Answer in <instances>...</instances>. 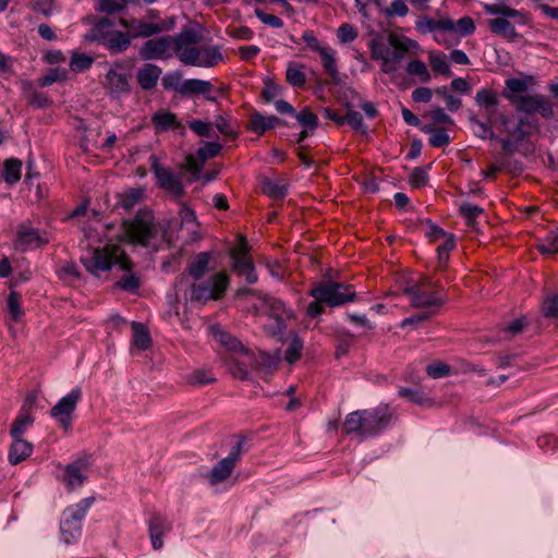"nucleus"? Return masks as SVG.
Returning <instances> with one entry per match:
<instances>
[{
	"mask_svg": "<svg viewBox=\"0 0 558 558\" xmlns=\"http://www.w3.org/2000/svg\"><path fill=\"white\" fill-rule=\"evenodd\" d=\"M143 197V191L141 189H131L122 193L119 197V205L124 209H131Z\"/></svg>",
	"mask_w": 558,
	"mask_h": 558,
	"instance_id": "nucleus-53",
	"label": "nucleus"
},
{
	"mask_svg": "<svg viewBox=\"0 0 558 558\" xmlns=\"http://www.w3.org/2000/svg\"><path fill=\"white\" fill-rule=\"evenodd\" d=\"M398 420V412L388 403H380L372 409L356 410L349 413L343 422L345 435H353L360 440L376 437L392 427Z\"/></svg>",
	"mask_w": 558,
	"mask_h": 558,
	"instance_id": "nucleus-1",
	"label": "nucleus"
},
{
	"mask_svg": "<svg viewBox=\"0 0 558 558\" xmlns=\"http://www.w3.org/2000/svg\"><path fill=\"white\" fill-rule=\"evenodd\" d=\"M308 295L331 308L344 306L357 299L353 284L333 280L318 282L308 291Z\"/></svg>",
	"mask_w": 558,
	"mask_h": 558,
	"instance_id": "nucleus-4",
	"label": "nucleus"
},
{
	"mask_svg": "<svg viewBox=\"0 0 558 558\" xmlns=\"http://www.w3.org/2000/svg\"><path fill=\"white\" fill-rule=\"evenodd\" d=\"M210 329L216 341H218L226 350L233 354L248 356V349L245 348L236 337L225 330L219 325H214Z\"/></svg>",
	"mask_w": 558,
	"mask_h": 558,
	"instance_id": "nucleus-19",
	"label": "nucleus"
},
{
	"mask_svg": "<svg viewBox=\"0 0 558 558\" xmlns=\"http://www.w3.org/2000/svg\"><path fill=\"white\" fill-rule=\"evenodd\" d=\"M527 90V83L518 77H511L506 81V88L502 96L507 99V95L511 97H523L522 93Z\"/></svg>",
	"mask_w": 558,
	"mask_h": 558,
	"instance_id": "nucleus-48",
	"label": "nucleus"
},
{
	"mask_svg": "<svg viewBox=\"0 0 558 558\" xmlns=\"http://www.w3.org/2000/svg\"><path fill=\"white\" fill-rule=\"evenodd\" d=\"M94 61V58L86 53L74 52L70 60V69L75 73H82L87 71Z\"/></svg>",
	"mask_w": 558,
	"mask_h": 558,
	"instance_id": "nucleus-49",
	"label": "nucleus"
},
{
	"mask_svg": "<svg viewBox=\"0 0 558 558\" xmlns=\"http://www.w3.org/2000/svg\"><path fill=\"white\" fill-rule=\"evenodd\" d=\"M409 13V8L403 0H395L388 8L384 10L387 17L400 16L404 17Z\"/></svg>",
	"mask_w": 558,
	"mask_h": 558,
	"instance_id": "nucleus-61",
	"label": "nucleus"
},
{
	"mask_svg": "<svg viewBox=\"0 0 558 558\" xmlns=\"http://www.w3.org/2000/svg\"><path fill=\"white\" fill-rule=\"evenodd\" d=\"M251 131L257 135H263L268 130L275 129L277 125H283L284 123L276 116H264L258 111L252 113L251 119Z\"/></svg>",
	"mask_w": 558,
	"mask_h": 558,
	"instance_id": "nucleus-28",
	"label": "nucleus"
},
{
	"mask_svg": "<svg viewBox=\"0 0 558 558\" xmlns=\"http://www.w3.org/2000/svg\"><path fill=\"white\" fill-rule=\"evenodd\" d=\"M175 45V36H162L146 40L138 53L143 60H163L172 56Z\"/></svg>",
	"mask_w": 558,
	"mask_h": 558,
	"instance_id": "nucleus-13",
	"label": "nucleus"
},
{
	"mask_svg": "<svg viewBox=\"0 0 558 558\" xmlns=\"http://www.w3.org/2000/svg\"><path fill=\"white\" fill-rule=\"evenodd\" d=\"M86 480V463L83 460H76L65 465L63 483L69 492L82 487Z\"/></svg>",
	"mask_w": 558,
	"mask_h": 558,
	"instance_id": "nucleus-18",
	"label": "nucleus"
},
{
	"mask_svg": "<svg viewBox=\"0 0 558 558\" xmlns=\"http://www.w3.org/2000/svg\"><path fill=\"white\" fill-rule=\"evenodd\" d=\"M415 28L423 35L433 33L434 40L439 45H445L446 47L453 45V43L442 34L445 29L451 28V24L446 23V17L434 20L427 15H424L415 22Z\"/></svg>",
	"mask_w": 558,
	"mask_h": 558,
	"instance_id": "nucleus-16",
	"label": "nucleus"
},
{
	"mask_svg": "<svg viewBox=\"0 0 558 558\" xmlns=\"http://www.w3.org/2000/svg\"><path fill=\"white\" fill-rule=\"evenodd\" d=\"M537 250L543 255H551L558 253V231L551 232L544 239L539 240Z\"/></svg>",
	"mask_w": 558,
	"mask_h": 558,
	"instance_id": "nucleus-52",
	"label": "nucleus"
},
{
	"mask_svg": "<svg viewBox=\"0 0 558 558\" xmlns=\"http://www.w3.org/2000/svg\"><path fill=\"white\" fill-rule=\"evenodd\" d=\"M471 122L474 126V134L482 140H497V135L494 133L489 123L483 122L476 118H472Z\"/></svg>",
	"mask_w": 558,
	"mask_h": 558,
	"instance_id": "nucleus-56",
	"label": "nucleus"
},
{
	"mask_svg": "<svg viewBox=\"0 0 558 558\" xmlns=\"http://www.w3.org/2000/svg\"><path fill=\"white\" fill-rule=\"evenodd\" d=\"M319 56L325 72L330 76L335 84H340L341 78L337 66L335 49L328 46L325 50L320 51Z\"/></svg>",
	"mask_w": 558,
	"mask_h": 558,
	"instance_id": "nucleus-32",
	"label": "nucleus"
},
{
	"mask_svg": "<svg viewBox=\"0 0 558 558\" xmlns=\"http://www.w3.org/2000/svg\"><path fill=\"white\" fill-rule=\"evenodd\" d=\"M398 396L418 405H425L429 402V399L424 392L413 388L401 387L398 390Z\"/></svg>",
	"mask_w": 558,
	"mask_h": 558,
	"instance_id": "nucleus-55",
	"label": "nucleus"
},
{
	"mask_svg": "<svg viewBox=\"0 0 558 558\" xmlns=\"http://www.w3.org/2000/svg\"><path fill=\"white\" fill-rule=\"evenodd\" d=\"M537 129L538 121L534 117H520L514 128H511L508 134L514 138L515 142L521 143L527 136L529 132L525 129Z\"/></svg>",
	"mask_w": 558,
	"mask_h": 558,
	"instance_id": "nucleus-34",
	"label": "nucleus"
},
{
	"mask_svg": "<svg viewBox=\"0 0 558 558\" xmlns=\"http://www.w3.org/2000/svg\"><path fill=\"white\" fill-rule=\"evenodd\" d=\"M263 191L271 198L282 199L288 194V186L277 180H266L263 184Z\"/></svg>",
	"mask_w": 558,
	"mask_h": 558,
	"instance_id": "nucleus-44",
	"label": "nucleus"
},
{
	"mask_svg": "<svg viewBox=\"0 0 558 558\" xmlns=\"http://www.w3.org/2000/svg\"><path fill=\"white\" fill-rule=\"evenodd\" d=\"M151 123L156 132H167L169 130L179 131L181 135L185 133L184 125L178 120L173 112L168 110H158L151 116Z\"/></svg>",
	"mask_w": 558,
	"mask_h": 558,
	"instance_id": "nucleus-21",
	"label": "nucleus"
},
{
	"mask_svg": "<svg viewBox=\"0 0 558 558\" xmlns=\"http://www.w3.org/2000/svg\"><path fill=\"white\" fill-rule=\"evenodd\" d=\"M47 241L41 238L39 231L31 226L21 225L16 232V246L21 250H34L40 247Z\"/></svg>",
	"mask_w": 558,
	"mask_h": 558,
	"instance_id": "nucleus-22",
	"label": "nucleus"
},
{
	"mask_svg": "<svg viewBox=\"0 0 558 558\" xmlns=\"http://www.w3.org/2000/svg\"><path fill=\"white\" fill-rule=\"evenodd\" d=\"M429 63L433 69L438 74L441 75H451L449 61L444 53L430 52L429 53Z\"/></svg>",
	"mask_w": 558,
	"mask_h": 558,
	"instance_id": "nucleus-51",
	"label": "nucleus"
},
{
	"mask_svg": "<svg viewBox=\"0 0 558 558\" xmlns=\"http://www.w3.org/2000/svg\"><path fill=\"white\" fill-rule=\"evenodd\" d=\"M421 131L425 134H429L428 143L432 147L440 148L445 147L450 143V136L446 129L444 128H434L433 125H423L421 126Z\"/></svg>",
	"mask_w": 558,
	"mask_h": 558,
	"instance_id": "nucleus-36",
	"label": "nucleus"
},
{
	"mask_svg": "<svg viewBox=\"0 0 558 558\" xmlns=\"http://www.w3.org/2000/svg\"><path fill=\"white\" fill-rule=\"evenodd\" d=\"M66 78L65 70H60L59 68H52L48 71L47 74L39 77L38 83L40 86L46 87L50 86L56 82H61Z\"/></svg>",
	"mask_w": 558,
	"mask_h": 558,
	"instance_id": "nucleus-58",
	"label": "nucleus"
},
{
	"mask_svg": "<svg viewBox=\"0 0 558 558\" xmlns=\"http://www.w3.org/2000/svg\"><path fill=\"white\" fill-rule=\"evenodd\" d=\"M31 408V403L22 405L10 428V436L12 438H23L25 432L33 425L35 417L32 414Z\"/></svg>",
	"mask_w": 558,
	"mask_h": 558,
	"instance_id": "nucleus-26",
	"label": "nucleus"
},
{
	"mask_svg": "<svg viewBox=\"0 0 558 558\" xmlns=\"http://www.w3.org/2000/svg\"><path fill=\"white\" fill-rule=\"evenodd\" d=\"M243 360L231 355L228 361V368L232 376L240 380L248 379L250 369L252 367V363L254 361V355L248 350V356L241 355Z\"/></svg>",
	"mask_w": 558,
	"mask_h": 558,
	"instance_id": "nucleus-27",
	"label": "nucleus"
},
{
	"mask_svg": "<svg viewBox=\"0 0 558 558\" xmlns=\"http://www.w3.org/2000/svg\"><path fill=\"white\" fill-rule=\"evenodd\" d=\"M211 259L210 252H201L196 254L194 259L187 266V274L194 279H202L208 270Z\"/></svg>",
	"mask_w": 558,
	"mask_h": 558,
	"instance_id": "nucleus-31",
	"label": "nucleus"
},
{
	"mask_svg": "<svg viewBox=\"0 0 558 558\" xmlns=\"http://www.w3.org/2000/svg\"><path fill=\"white\" fill-rule=\"evenodd\" d=\"M254 14L262 23L272 28H281L283 26V21L280 17L266 13L260 8H255Z\"/></svg>",
	"mask_w": 558,
	"mask_h": 558,
	"instance_id": "nucleus-60",
	"label": "nucleus"
},
{
	"mask_svg": "<svg viewBox=\"0 0 558 558\" xmlns=\"http://www.w3.org/2000/svg\"><path fill=\"white\" fill-rule=\"evenodd\" d=\"M446 23H450L451 28L445 29V32L459 35L460 37H468L475 32L474 21L470 16H462L457 22L446 17Z\"/></svg>",
	"mask_w": 558,
	"mask_h": 558,
	"instance_id": "nucleus-35",
	"label": "nucleus"
},
{
	"mask_svg": "<svg viewBox=\"0 0 558 558\" xmlns=\"http://www.w3.org/2000/svg\"><path fill=\"white\" fill-rule=\"evenodd\" d=\"M407 72L410 75L418 76L423 83L430 81V74L426 64L421 60H412L407 65Z\"/></svg>",
	"mask_w": 558,
	"mask_h": 558,
	"instance_id": "nucleus-54",
	"label": "nucleus"
},
{
	"mask_svg": "<svg viewBox=\"0 0 558 558\" xmlns=\"http://www.w3.org/2000/svg\"><path fill=\"white\" fill-rule=\"evenodd\" d=\"M150 159L151 172L157 180V185L177 199L183 197L185 190L181 175L174 173L170 168L161 166L156 157Z\"/></svg>",
	"mask_w": 558,
	"mask_h": 558,
	"instance_id": "nucleus-11",
	"label": "nucleus"
},
{
	"mask_svg": "<svg viewBox=\"0 0 558 558\" xmlns=\"http://www.w3.org/2000/svg\"><path fill=\"white\" fill-rule=\"evenodd\" d=\"M221 150V145L216 142H207L204 146L199 147L197 150V156L202 160H207L209 158L216 157Z\"/></svg>",
	"mask_w": 558,
	"mask_h": 558,
	"instance_id": "nucleus-63",
	"label": "nucleus"
},
{
	"mask_svg": "<svg viewBox=\"0 0 558 558\" xmlns=\"http://www.w3.org/2000/svg\"><path fill=\"white\" fill-rule=\"evenodd\" d=\"M302 65H296L295 63H290L286 71V80L287 82L293 86L301 88L306 83V75L302 71Z\"/></svg>",
	"mask_w": 558,
	"mask_h": 558,
	"instance_id": "nucleus-43",
	"label": "nucleus"
},
{
	"mask_svg": "<svg viewBox=\"0 0 558 558\" xmlns=\"http://www.w3.org/2000/svg\"><path fill=\"white\" fill-rule=\"evenodd\" d=\"M229 284V276L226 272H217L207 281L191 286V300L203 303L209 300H219L223 296Z\"/></svg>",
	"mask_w": 558,
	"mask_h": 558,
	"instance_id": "nucleus-8",
	"label": "nucleus"
},
{
	"mask_svg": "<svg viewBox=\"0 0 558 558\" xmlns=\"http://www.w3.org/2000/svg\"><path fill=\"white\" fill-rule=\"evenodd\" d=\"M302 350H303V341L298 336H294L293 339L291 340L289 347L286 350V354H284L286 361L290 364L296 362L301 356Z\"/></svg>",
	"mask_w": 558,
	"mask_h": 558,
	"instance_id": "nucleus-57",
	"label": "nucleus"
},
{
	"mask_svg": "<svg viewBox=\"0 0 558 558\" xmlns=\"http://www.w3.org/2000/svg\"><path fill=\"white\" fill-rule=\"evenodd\" d=\"M124 231L128 239L135 244L148 246L158 235V227L154 214L148 208L140 209L131 220L124 221Z\"/></svg>",
	"mask_w": 558,
	"mask_h": 558,
	"instance_id": "nucleus-6",
	"label": "nucleus"
},
{
	"mask_svg": "<svg viewBox=\"0 0 558 558\" xmlns=\"http://www.w3.org/2000/svg\"><path fill=\"white\" fill-rule=\"evenodd\" d=\"M211 90L213 84L209 81L187 78L183 81L181 95L184 97L192 95H207Z\"/></svg>",
	"mask_w": 558,
	"mask_h": 558,
	"instance_id": "nucleus-33",
	"label": "nucleus"
},
{
	"mask_svg": "<svg viewBox=\"0 0 558 558\" xmlns=\"http://www.w3.org/2000/svg\"><path fill=\"white\" fill-rule=\"evenodd\" d=\"M345 123L356 132L366 133L367 128L363 123V117L359 111L349 110L345 116Z\"/></svg>",
	"mask_w": 558,
	"mask_h": 558,
	"instance_id": "nucleus-62",
	"label": "nucleus"
},
{
	"mask_svg": "<svg viewBox=\"0 0 558 558\" xmlns=\"http://www.w3.org/2000/svg\"><path fill=\"white\" fill-rule=\"evenodd\" d=\"M483 9L489 15L497 17L488 20L489 29L504 38L515 39L519 34L514 25L508 20H513L519 25H526L531 21L530 13L523 10H517L508 5L506 0H498L495 3H484Z\"/></svg>",
	"mask_w": 558,
	"mask_h": 558,
	"instance_id": "nucleus-3",
	"label": "nucleus"
},
{
	"mask_svg": "<svg viewBox=\"0 0 558 558\" xmlns=\"http://www.w3.org/2000/svg\"><path fill=\"white\" fill-rule=\"evenodd\" d=\"M542 311L545 317L555 318L558 316V295L554 294L546 298L543 302Z\"/></svg>",
	"mask_w": 558,
	"mask_h": 558,
	"instance_id": "nucleus-64",
	"label": "nucleus"
},
{
	"mask_svg": "<svg viewBox=\"0 0 558 558\" xmlns=\"http://www.w3.org/2000/svg\"><path fill=\"white\" fill-rule=\"evenodd\" d=\"M116 286L128 292H136L140 288V278L134 274H128L117 281Z\"/></svg>",
	"mask_w": 558,
	"mask_h": 558,
	"instance_id": "nucleus-59",
	"label": "nucleus"
},
{
	"mask_svg": "<svg viewBox=\"0 0 558 558\" xmlns=\"http://www.w3.org/2000/svg\"><path fill=\"white\" fill-rule=\"evenodd\" d=\"M114 28V23L107 17L98 20L89 29L86 38L99 44Z\"/></svg>",
	"mask_w": 558,
	"mask_h": 558,
	"instance_id": "nucleus-38",
	"label": "nucleus"
},
{
	"mask_svg": "<svg viewBox=\"0 0 558 558\" xmlns=\"http://www.w3.org/2000/svg\"><path fill=\"white\" fill-rule=\"evenodd\" d=\"M81 263L88 272L97 277L101 272L110 270L116 264H119L122 270H131V263L125 257L117 255L107 247L97 248L83 255Z\"/></svg>",
	"mask_w": 558,
	"mask_h": 558,
	"instance_id": "nucleus-7",
	"label": "nucleus"
},
{
	"mask_svg": "<svg viewBox=\"0 0 558 558\" xmlns=\"http://www.w3.org/2000/svg\"><path fill=\"white\" fill-rule=\"evenodd\" d=\"M98 45L106 48L110 53H121L131 46V36L128 33L113 28Z\"/></svg>",
	"mask_w": 558,
	"mask_h": 558,
	"instance_id": "nucleus-25",
	"label": "nucleus"
},
{
	"mask_svg": "<svg viewBox=\"0 0 558 558\" xmlns=\"http://www.w3.org/2000/svg\"><path fill=\"white\" fill-rule=\"evenodd\" d=\"M8 459L13 465L21 463L33 453V445L23 438H12Z\"/></svg>",
	"mask_w": 558,
	"mask_h": 558,
	"instance_id": "nucleus-29",
	"label": "nucleus"
},
{
	"mask_svg": "<svg viewBox=\"0 0 558 558\" xmlns=\"http://www.w3.org/2000/svg\"><path fill=\"white\" fill-rule=\"evenodd\" d=\"M105 86L109 89L112 98H120L131 93L130 78L126 74L110 69L106 74Z\"/></svg>",
	"mask_w": 558,
	"mask_h": 558,
	"instance_id": "nucleus-20",
	"label": "nucleus"
},
{
	"mask_svg": "<svg viewBox=\"0 0 558 558\" xmlns=\"http://www.w3.org/2000/svg\"><path fill=\"white\" fill-rule=\"evenodd\" d=\"M404 294L410 298L411 305L416 308L440 307L447 301L441 291L426 292L413 284L404 289Z\"/></svg>",
	"mask_w": 558,
	"mask_h": 558,
	"instance_id": "nucleus-15",
	"label": "nucleus"
},
{
	"mask_svg": "<svg viewBox=\"0 0 558 558\" xmlns=\"http://www.w3.org/2000/svg\"><path fill=\"white\" fill-rule=\"evenodd\" d=\"M94 501V497H86L64 509L60 521V533L65 544H71L78 539L82 534V522Z\"/></svg>",
	"mask_w": 558,
	"mask_h": 558,
	"instance_id": "nucleus-5",
	"label": "nucleus"
},
{
	"mask_svg": "<svg viewBox=\"0 0 558 558\" xmlns=\"http://www.w3.org/2000/svg\"><path fill=\"white\" fill-rule=\"evenodd\" d=\"M477 106L486 109L488 114H493L499 105L497 93L489 88H481L475 95Z\"/></svg>",
	"mask_w": 558,
	"mask_h": 558,
	"instance_id": "nucleus-37",
	"label": "nucleus"
},
{
	"mask_svg": "<svg viewBox=\"0 0 558 558\" xmlns=\"http://www.w3.org/2000/svg\"><path fill=\"white\" fill-rule=\"evenodd\" d=\"M81 399L82 389L80 387H75L50 409L51 417H53L59 423L64 432L71 429L72 414Z\"/></svg>",
	"mask_w": 558,
	"mask_h": 558,
	"instance_id": "nucleus-10",
	"label": "nucleus"
},
{
	"mask_svg": "<svg viewBox=\"0 0 558 558\" xmlns=\"http://www.w3.org/2000/svg\"><path fill=\"white\" fill-rule=\"evenodd\" d=\"M530 325L529 319L526 316H520L514 318L513 320L505 324L502 328V332L505 335V338L512 339L519 335H521L526 327Z\"/></svg>",
	"mask_w": 558,
	"mask_h": 558,
	"instance_id": "nucleus-42",
	"label": "nucleus"
},
{
	"mask_svg": "<svg viewBox=\"0 0 558 558\" xmlns=\"http://www.w3.org/2000/svg\"><path fill=\"white\" fill-rule=\"evenodd\" d=\"M7 307L9 315L13 322H20L22 320L24 316V311L22 310L21 305V294L16 291H11L8 301H7Z\"/></svg>",
	"mask_w": 558,
	"mask_h": 558,
	"instance_id": "nucleus-45",
	"label": "nucleus"
},
{
	"mask_svg": "<svg viewBox=\"0 0 558 558\" xmlns=\"http://www.w3.org/2000/svg\"><path fill=\"white\" fill-rule=\"evenodd\" d=\"M244 439H239L231 448L229 454L218 461L214 468L206 474L209 484L215 486L225 482L232 473L236 462L240 460Z\"/></svg>",
	"mask_w": 558,
	"mask_h": 558,
	"instance_id": "nucleus-12",
	"label": "nucleus"
},
{
	"mask_svg": "<svg viewBox=\"0 0 558 558\" xmlns=\"http://www.w3.org/2000/svg\"><path fill=\"white\" fill-rule=\"evenodd\" d=\"M507 99L515 106L518 112L525 113L524 117L539 113L544 119H550L554 116L551 101L542 94L524 95L515 98L507 95Z\"/></svg>",
	"mask_w": 558,
	"mask_h": 558,
	"instance_id": "nucleus-9",
	"label": "nucleus"
},
{
	"mask_svg": "<svg viewBox=\"0 0 558 558\" xmlns=\"http://www.w3.org/2000/svg\"><path fill=\"white\" fill-rule=\"evenodd\" d=\"M22 161L16 158L8 159L3 167V180L9 185L17 183L21 179Z\"/></svg>",
	"mask_w": 558,
	"mask_h": 558,
	"instance_id": "nucleus-41",
	"label": "nucleus"
},
{
	"mask_svg": "<svg viewBox=\"0 0 558 558\" xmlns=\"http://www.w3.org/2000/svg\"><path fill=\"white\" fill-rule=\"evenodd\" d=\"M121 23L129 31L128 34L131 36V40L137 37L148 38L162 32L161 25L157 23H148L141 20H122Z\"/></svg>",
	"mask_w": 558,
	"mask_h": 558,
	"instance_id": "nucleus-23",
	"label": "nucleus"
},
{
	"mask_svg": "<svg viewBox=\"0 0 558 558\" xmlns=\"http://www.w3.org/2000/svg\"><path fill=\"white\" fill-rule=\"evenodd\" d=\"M133 344L142 351L147 350L151 344V338L147 327L142 323H132Z\"/></svg>",
	"mask_w": 558,
	"mask_h": 558,
	"instance_id": "nucleus-40",
	"label": "nucleus"
},
{
	"mask_svg": "<svg viewBox=\"0 0 558 558\" xmlns=\"http://www.w3.org/2000/svg\"><path fill=\"white\" fill-rule=\"evenodd\" d=\"M222 60V53L217 46L199 47V66L211 68Z\"/></svg>",
	"mask_w": 558,
	"mask_h": 558,
	"instance_id": "nucleus-39",
	"label": "nucleus"
},
{
	"mask_svg": "<svg viewBox=\"0 0 558 558\" xmlns=\"http://www.w3.org/2000/svg\"><path fill=\"white\" fill-rule=\"evenodd\" d=\"M294 118L303 129H308L311 132L318 128V118L307 107H304L299 112H295Z\"/></svg>",
	"mask_w": 558,
	"mask_h": 558,
	"instance_id": "nucleus-50",
	"label": "nucleus"
},
{
	"mask_svg": "<svg viewBox=\"0 0 558 558\" xmlns=\"http://www.w3.org/2000/svg\"><path fill=\"white\" fill-rule=\"evenodd\" d=\"M148 533L154 549L158 550L163 546V536L172 529L171 522L159 513H153L148 521Z\"/></svg>",
	"mask_w": 558,
	"mask_h": 558,
	"instance_id": "nucleus-17",
	"label": "nucleus"
},
{
	"mask_svg": "<svg viewBox=\"0 0 558 558\" xmlns=\"http://www.w3.org/2000/svg\"><path fill=\"white\" fill-rule=\"evenodd\" d=\"M161 73L162 70L160 66L153 63H145L136 72V80L140 87L144 90L154 89L158 84Z\"/></svg>",
	"mask_w": 558,
	"mask_h": 558,
	"instance_id": "nucleus-24",
	"label": "nucleus"
},
{
	"mask_svg": "<svg viewBox=\"0 0 558 558\" xmlns=\"http://www.w3.org/2000/svg\"><path fill=\"white\" fill-rule=\"evenodd\" d=\"M484 209L472 203H463L459 207L460 215L465 219L466 226L473 228L476 218L483 214Z\"/></svg>",
	"mask_w": 558,
	"mask_h": 558,
	"instance_id": "nucleus-47",
	"label": "nucleus"
},
{
	"mask_svg": "<svg viewBox=\"0 0 558 558\" xmlns=\"http://www.w3.org/2000/svg\"><path fill=\"white\" fill-rule=\"evenodd\" d=\"M197 41L196 35L191 32H182L175 36L173 53L186 65L199 66V47H187Z\"/></svg>",
	"mask_w": 558,
	"mask_h": 558,
	"instance_id": "nucleus-14",
	"label": "nucleus"
},
{
	"mask_svg": "<svg viewBox=\"0 0 558 558\" xmlns=\"http://www.w3.org/2000/svg\"><path fill=\"white\" fill-rule=\"evenodd\" d=\"M161 84L167 92H178L181 94L183 80L180 71L167 72L162 78Z\"/></svg>",
	"mask_w": 558,
	"mask_h": 558,
	"instance_id": "nucleus-46",
	"label": "nucleus"
},
{
	"mask_svg": "<svg viewBox=\"0 0 558 558\" xmlns=\"http://www.w3.org/2000/svg\"><path fill=\"white\" fill-rule=\"evenodd\" d=\"M232 269L238 276L245 277L246 282L250 284H254L258 280L254 263L251 258L233 255Z\"/></svg>",
	"mask_w": 558,
	"mask_h": 558,
	"instance_id": "nucleus-30",
	"label": "nucleus"
},
{
	"mask_svg": "<svg viewBox=\"0 0 558 558\" xmlns=\"http://www.w3.org/2000/svg\"><path fill=\"white\" fill-rule=\"evenodd\" d=\"M416 43L405 36L389 34L387 40L380 35H376L368 43L371 58L380 61V70L386 74L397 71L399 63L405 57V53Z\"/></svg>",
	"mask_w": 558,
	"mask_h": 558,
	"instance_id": "nucleus-2",
	"label": "nucleus"
}]
</instances>
